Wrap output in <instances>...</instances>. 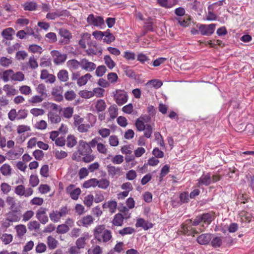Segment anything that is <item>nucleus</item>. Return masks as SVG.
<instances>
[{
	"label": "nucleus",
	"instance_id": "nucleus-1",
	"mask_svg": "<svg viewBox=\"0 0 254 254\" xmlns=\"http://www.w3.org/2000/svg\"><path fill=\"white\" fill-rule=\"evenodd\" d=\"M90 145V141L87 143L83 140H80L77 147V152H74L72 155V159L79 161L80 160V155L92 153V150Z\"/></svg>",
	"mask_w": 254,
	"mask_h": 254
},
{
	"label": "nucleus",
	"instance_id": "nucleus-2",
	"mask_svg": "<svg viewBox=\"0 0 254 254\" xmlns=\"http://www.w3.org/2000/svg\"><path fill=\"white\" fill-rule=\"evenodd\" d=\"M114 99L119 106L125 104L128 99V96L126 91L117 89L112 92Z\"/></svg>",
	"mask_w": 254,
	"mask_h": 254
},
{
	"label": "nucleus",
	"instance_id": "nucleus-3",
	"mask_svg": "<svg viewBox=\"0 0 254 254\" xmlns=\"http://www.w3.org/2000/svg\"><path fill=\"white\" fill-rule=\"evenodd\" d=\"M15 33V30L12 28L9 27L3 29L1 34L3 38L2 43L4 45L9 46L10 44V41L13 39Z\"/></svg>",
	"mask_w": 254,
	"mask_h": 254
},
{
	"label": "nucleus",
	"instance_id": "nucleus-4",
	"mask_svg": "<svg viewBox=\"0 0 254 254\" xmlns=\"http://www.w3.org/2000/svg\"><path fill=\"white\" fill-rule=\"evenodd\" d=\"M53 62L56 65H60L64 63L67 59L66 54H62L59 51L53 50L51 52Z\"/></svg>",
	"mask_w": 254,
	"mask_h": 254
},
{
	"label": "nucleus",
	"instance_id": "nucleus-5",
	"mask_svg": "<svg viewBox=\"0 0 254 254\" xmlns=\"http://www.w3.org/2000/svg\"><path fill=\"white\" fill-rule=\"evenodd\" d=\"M220 179V176H202L198 180L197 186H208L211 183L216 182Z\"/></svg>",
	"mask_w": 254,
	"mask_h": 254
},
{
	"label": "nucleus",
	"instance_id": "nucleus-6",
	"mask_svg": "<svg viewBox=\"0 0 254 254\" xmlns=\"http://www.w3.org/2000/svg\"><path fill=\"white\" fill-rule=\"evenodd\" d=\"M86 21L89 25L95 27H101L104 25V20L102 17H95L93 14H90L88 16Z\"/></svg>",
	"mask_w": 254,
	"mask_h": 254
},
{
	"label": "nucleus",
	"instance_id": "nucleus-7",
	"mask_svg": "<svg viewBox=\"0 0 254 254\" xmlns=\"http://www.w3.org/2000/svg\"><path fill=\"white\" fill-rule=\"evenodd\" d=\"M101 139L100 137H95L91 140L90 141V145L92 147H94L97 146V151L103 154H106L108 151L107 148L105 144L98 142V140Z\"/></svg>",
	"mask_w": 254,
	"mask_h": 254
},
{
	"label": "nucleus",
	"instance_id": "nucleus-8",
	"mask_svg": "<svg viewBox=\"0 0 254 254\" xmlns=\"http://www.w3.org/2000/svg\"><path fill=\"white\" fill-rule=\"evenodd\" d=\"M69 15V12L67 10L58 9L55 12L48 13L46 15V18L49 19L54 20L61 16L68 17Z\"/></svg>",
	"mask_w": 254,
	"mask_h": 254
},
{
	"label": "nucleus",
	"instance_id": "nucleus-9",
	"mask_svg": "<svg viewBox=\"0 0 254 254\" xmlns=\"http://www.w3.org/2000/svg\"><path fill=\"white\" fill-rule=\"evenodd\" d=\"M215 26V24L201 25L199 26V30L202 35L209 36L213 33Z\"/></svg>",
	"mask_w": 254,
	"mask_h": 254
},
{
	"label": "nucleus",
	"instance_id": "nucleus-10",
	"mask_svg": "<svg viewBox=\"0 0 254 254\" xmlns=\"http://www.w3.org/2000/svg\"><path fill=\"white\" fill-rule=\"evenodd\" d=\"M81 67L86 71H92L96 67V64L93 62H89L86 59L81 60Z\"/></svg>",
	"mask_w": 254,
	"mask_h": 254
},
{
	"label": "nucleus",
	"instance_id": "nucleus-11",
	"mask_svg": "<svg viewBox=\"0 0 254 254\" xmlns=\"http://www.w3.org/2000/svg\"><path fill=\"white\" fill-rule=\"evenodd\" d=\"M85 52L88 56H90L96 55L98 52L102 53V50L97 47L96 43H91L89 44V48Z\"/></svg>",
	"mask_w": 254,
	"mask_h": 254
},
{
	"label": "nucleus",
	"instance_id": "nucleus-12",
	"mask_svg": "<svg viewBox=\"0 0 254 254\" xmlns=\"http://www.w3.org/2000/svg\"><path fill=\"white\" fill-rule=\"evenodd\" d=\"M212 236L213 235L210 234H202L197 238L196 241L200 245H206L210 242Z\"/></svg>",
	"mask_w": 254,
	"mask_h": 254
},
{
	"label": "nucleus",
	"instance_id": "nucleus-13",
	"mask_svg": "<svg viewBox=\"0 0 254 254\" xmlns=\"http://www.w3.org/2000/svg\"><path fill=\"white\" fill-rule=\"evenodd\" d=\"M63 88L61 86H57L53 88L52 95L55 97L56 100L57 101H61L63 99L62 95Z\"/></svg>",
	"mask_w": 254,
	"mask_h": 254
},
{
	"label": "nucleus",
	"instance_id": "nucleus-14",
	"mask_svg": "<svg viewBox=\"0 0 254 254\" xmlns=\"http://www.w3.org/2000/svg\"><path fill=\"white\" fill-rule=\"evenodd\" d=\"M136 227H142L145 230H147L153 227L151 223L145 221L143 218H139L135 224Z\"/></svg>",
	"mask_w": 254,
	"mask_h": 254
},
{
	"label": "nucleus",
	"instance_id": "nucleus-15",
	"mask_svg": "<svg viewBox=\"0 0 254 254\" xmlns=\"http://www.w3.org/2000/svg\"><path fill=\"white\" fill-rule=\"evenodd\" d=\"M48 120L52 124L59 123L61 121V116L56 113L50 112L48 114Z\"/></svg>",
	"mask_w": 254,
	"mask_h": 254
},
{
	"label": "nucleus",
	"instance_id": "nucleus-16",
	"mask_svg": "<svg viewBox=\"0 0 254 254\" xmlns=\"http://www.w3.org/2000/svg\"><path fill=\"white\" fill-rule=\"evenodd\" d=\"M105 227L104 225H98L94 230V236L95 238L99 242L102 241L101 234L104 233V231L106 230Z\"/></svg>",
	"mask_w": 254,
	"mask_h": 254
},
{
	"label": "nucleus",
	"instance_id": "nucleus-17",
	"mask_svg": "<svg viewBox=\"0 0 254 254\" xmlns=\"http://www.w3.org/2000/svg\"><path fill=\"white\" fill-rule=\"evenodd\" d=\"M210 241L211 246L214 248H218L223 246V237H212V239Z\"/></svg>",
	"mask_w": 254,
	"mask_h": 254
},
{
	"label": "nucleus",
	"instance_id": "nucleus-18",
	"mask_svg": "<svg viewBox=\"0 0 254 254\" xmlns=\"http://www.w3.org/2000/svg\"><path fill=\"white\" fill-rule=\"evenodd\" d=\"M60 36L64 38L63 42L68 43L69 40L72 38L71 34L66 29L62 28L59 30Z\"/></svg>",
	"mask_w": 254,
	"mask_h": 254
},
{
	"label": "nucleus",
	"instance_id": "nucleus-19",
	"mask_svg": "<svg viewBox=\"0 0 254 254\" xmlns=\"http://www.w3.org/2000/svg\"><path fill=\"white\" fill-rule=\"evenodd\" d=\"M81 61L78 62L76 60L72 59L67 62V66L71 71L77 70L79 66L81 67Z\"/></svg>",
	"mask_w": 254,
	"mask_h": 254
},
{
	"label": "nucleus",
	"instance_id": "nucleus-20",
	"mask_svg": "<svg viewBox=\"0 0 254 254\" xmlns=\"http://www.w3.org/2000/svg\"><path fill=\"white\" fill-rule=\"evenodd\" d=\"M3 89L6 92L7 96H14L18 93L17 90H16L13 86L8 84L4 85Z\"/></svg>",
	"mask_w": 254,
	"mask_h": 254
},
{
	"label": "nucleus",
	"instance_id": "nucleus-21",
	"mask_svg": "<svg viewBox=\"0 0 254 254\" xmlns=\"http://www.w3.org/2000/svg\"><path fill=\"white\" fill-rule=\"evenodd\" d=\"M91 77L92 75L90 73H86L85 75L79 77L77 81V84L79 86L84 85Z\"/></svg>",
	"mask_w": 254,
	"mask_h": 254
},
{
	"label": "nucleus",
	"instance_id": "nucleus-22",
	"mask_svg": "<svg viewBox=\"0 0 254 254\" xmlns=\"http://www.w3.org/2000/svg\"><path fill=\"white\" fill-rule=\"evenodd\" d=\"M58 79L62 82H66L68 79V72L65 69L60 70L58 73Z\"/></svg>",
	"mask_w": 254,
	"mask_h": 254
},
{
	"label": "nucleus",
	"instance_id": "nucleus-23",
	"mask_svg": "<svg viewBox=\"0 0 254 254\" xmlns=\"http://www.w3.org/2000/svg\"><path fill=\"white\" fill-rule=\"evenodd\" d=\"M124 217L121 213L116 214L112 221L113 224L117 226H121L123 224Z\"/></svg>",
	"mask_w": 254,
	"mask_h": 254
},
{
	"label": "nucleus",
	"instance_id": "nucleus-24",
	"mask_svg": "<svg viewBox=\"0 0 254 254\" xmlns=\"http://www.w3.org/2000/svg\"><path fill=\"white\" fill-rule=\"evenodd\" d=\"M93 222V218L91 215H87L83 217L82 219L78 221V224L79 223L81 224L84 226H87L90 225Z\"/></svg>",
	"mask_w": 254,
	"mask_h": 254
},
{
	"label": "nucleus",
	"instance_id": "nucleus-25",
	"mask_svg": "<svg viewBox=\"0 0 254 254\" xmlns=\"http://www.w3.org/2000/svg\"><path fill=\"white\" fill-rule=\"evenodd\" d=\"M107 168L109 175H120L122 173V170L120 167H116L110 165L107 166Z\"/></svg>",
	"mask_w": 254,
	"mask_h": 254
},
{
	"label": "nucleus",
	"instance_id": "nucleus-26",
	"mask_svg": "<svg viewBox=\"0 0 254 254\" xmlns=\"http://www.w3.org/2000/svg\"><path fill=\"white\" fill-rule=\"evenodd\" d=\"M13 73L12 69H8L4 71L2 73H0V78H1L5 82H7L9 80V77H11V75Z\"/></svg>",
	"mask_w": 254,
	"mask_h": 254
},
{
	"label": "nucleus",
	"instance_id": "nucleus-27",
	"mask_svg": "<svg viewBox=\"0 0 254 254\" xmlns=\"http://www.w3.org/2000/svg\"><path fill=\"white\" fill-rule=\"evenodd\" d=\"M200 216L202 221L207 224H209L213 220V216L210 213H203Z\"/></svg>",
	"mask_w": 254,
	"mask_h": 254
},
{
	"label": "nucleus",
	"instance_id": "nucleus-28",
	"mask_svg": "<svg viewBox=\"0 0 254 254\" xmlns=\"http://www.w3.org/2000/svg\"><path fill=\"white\" fill-rule=\"evenodd\" d=\"M77 143L76 137L73 135H68L66 138V146L72 148Z\"/></svg>",
	"mask_w": 254,
	"mask_h": 254
},
{
	"label": "nucleus",
	"instance_id": "nucleus-29",
	"mask_svg": "<svg viewBox=\"0 0 254 254\" xmlns=\"http://www.w3.org/2000/svg\"><path fill=\"white\" fill-rule=\"evenodd\" d=\"M98 183V180L97 179H91L87 181H85L83 183V186L85 188H89L91 187H94L97 186Z\"/></svg>",
	"mask_w": 254,
	"mask_h": 254
},
{
	"label": "nucleus",
	"instance_id": "nucleus-30",
	"mask_svg": "<svg viewBox=\"0 0 254 254\" xmlns=\"http://www.w3.org/2000/svg\"><path fill=\"white\" fill-rule=\"evenodd\" d=\"M95 108L98 112L104 111L106 108L105 102L102 99L98 100L96 102Z\"/></svg>",
	"mask_w": 254,
	"mask_h": 254
},
{
	"label": "nucleus",
	"instance_id": "nucleus-31",
	"mask_svg": "<svg viewBox=\"0 0 254 254\" xmlns=\"http://www.w3.org/2000/svg\"><path fill=\"white\" fill-rule=\"evenodd\" d=\"M137 60L142 64H144L145 63L147 64L150 63V59L148 56L143 53H139L137 55Z\"/></svg>",
	"mask_w": 254,
	"mask_h": 254
},
{
	"label": "nucleus",
	"instance_id": "nucleus-32",
	"mask_svg": "<svg viewBox=\"0 0 254 254\" xmlns=\"http://www.w3.org/2000/svg\"><path fill=\"white\" fill-rule=\"evenodd\" d=\"M175 20L178 21L181 26L183 27L188 26L190 23V19L187 16H185L184 18H175Z\"/></svg>",
	"mask_w": 254,
	"mask_h": 254
},
{
	"label": "nucleus",
	"instance_id": "nucleus-33",
	"mask_svg": "<svg viewBox=\"0 0 254 254\" xmlns=\"http://www.w3.org/2000/svg\"><path fill=\"white\" fill-rule=\"evenodd\" d=\"M104 60L105 64L107 65V66L110 69H112L115 66L116 64L112 60V59H111V58L110 57V56H108V55L105 56L104 58Z\"/></svg>",
	"mask_w": 254,
	"mask_h": 254
},
{
	"label": "nucleus",
	"instance_id": "nucleus-34",
	"mask_svg": "<svg viewBox=\"0 0 254 254\" xmlns=\"http://www.w3.org/2000/svg\"><path fill=\"white\" fill-rule=\"evenodd\" d=\"M63 116L66 119H70L73 114V110L72 108L66 107L63 109L62 111Z\"/></svg>",
	"mask_w": 254,
	"mask_h": 254
},
{
	"label": "nucleus",
	"instance_id": "nucleus-35",
	"mask_svg": "<svg viewBox=\"0 0 254 254\" xmlns=\"http://www.w3.org/2000/svg\"><path fill=\"white\" fill-rule=\"evenodd\" d=\"M24 79V74L20 71L16 72L15 73L12 74L11 75V80L13 81H23Z\"/></svg>",
	"mask_w": 254,
	"mask_h": 254
},
{
	"label": "nucleus",
	"instance_id": "nucleus-36",
	"mask_svg": "<svg viewBox=\"0 0 254 254\" xmlns=\"http://www.w3.org/2000/svg\"><path fill=\"white\" fill-rule=\"evenodd\" d=\"M48 245L50 249H55L57 246V241L52 236H49L48 237Z\"/></svg>",
	"mask_w": 254,
	"mask_h": 254
},
{
	"label": "nucleus",
	"instance_id": "nucleus-37",
	"mask_svg": "<svg viewBox=\"0 0 254 254\" xmlns=\"http://www.w3.org/2000/svg\"><path fill=\"white\" fill-rule=\"evenodd\" d=\"M46 97L40 95H35L33 96L30 99H29V102L32 104H37L40 103L43 101V100Z\"/></svg>",
	"mask_w": 254,
	"mask_h": 254
},
{
	"label": "nucleus",
	"instance_id": "nucleus-38",
	"mask_svg": "<svg viewBox=\"0 0 254 254\" xmlns=\"http://www.w3.org/2000/svg\"><path fill=\"white\" fill-rule=\"evenodd\" d=\"M28 229L30 231L35 230L37 231L40 228V225L37 221H32L28 223Z\"/></svg>",
	"mask_w": 254,
	"mask_h": 254
},
{
	"label": "nucleus",
	"instance_id": "nucleus-39",
	"mask_svg": "<svg viewBox=\"0 0 254 254\" xmlns=\"http://www.w3.org/2000/svg\"><path fill=\"white\" fill-rule=\"evenodd\" d=\"M118 109L116 106L114 105L110 107L109 108V112L111 119H114L117 117L118 115Z\"/></svg>",
	"mask_w": 254,
	"mask_h": 254
},
{
	"label": "nucleus",
	"instance_id": "nucleus-40",
	"mask_svg": "<svg viewBox=\"0 0 254 254\" xmlns=\"http://www.w3.org/2000/svg\"><path fill=\"white\" fill-rule=\"evenodd\" d=\"M17 212L16 210H13L12 212H9L7 215L8 217L6 220L9 222H14L17 221L19 219L18 216L15 214V212Z\"/></svg>",
	"mask_w": 254,
	"mask_h": 254
},
{
	"label": "nucleus",
	"instance_id": "nucleus-41",
	"mask_svg": "<svg viewBox=\"0 0 254 254\" xmlns=\"http://www.w3.org/2000/svg\"><path fill=\"white\" fill-rule=\"evenodd\" d=\"M37 4L34 2H25L23 4V7L25 10L32 11L37 8Z\"/></svg>",
	"mask_w": 254,
	"mask_h": 254
},
{
	"label": "nucleus",
	"instance_id": "nucleus-42",
	"mask_svg": "<svg viewBox=\"0 0 254 254\" xmlns=\"http://www.w3.org/2000/svg\"><path fill=\"white\" fill-rule=\"evenodd\" d=\"M15 229L19 237L23 236L26 232V226L24 225H18L15 227Z\"/></svg>",
	"mask_w": 254,
	"mask_h": 254
},
{
	"label": "nucleus",
	"instance_id": "nucleus-43",
	"mask_svg": "<svg viewBox=\"0 0 254 254\" xmlns=\"http://www.w3.org/2000/svg\"><path fill=\"white\" fill-rule=\"evenodd\" d=\"M69 230V228L66 224L59 225L57 229V232L59 234H64Z\"/></svg>",
	"mask_w": 254,
	"mask_h": 254
},
{
	"label": "nucleus",
	"instance_id": "nucleus-44",
	"mask_svg": "<svg viewBox=\"0 0 254 254\" xmlns=\"http://www.w3.org/2000/svg\"><path fill=\"white\" fill-rule=\"evenodd\" d=\"M112 237L111 232L107 229L104 231V233L101 236L102 241L105 243L108 242Z\"/></svg>",
	"mask_w": 254,
	"mask_h": 254
},
{
	"label": "nucleus",
	"instance_id": "nucleus-45",
	"mask_svg": "<svg viewBox=\"0 0 254 254\" xmlns=\"http://www.w3.org/2000/svg\"><path fill=\"white\" fill-rule=\"evenodd\" d=\"M0 170L2 175H10L11 168L9 165L4 164L1 167Z\"/></svg>",
	"mask_w": 254,
	"mask_h": 254
},
{
	"label": "nucleus",
	"instance_id": "nucleus-46",
	"mask_svg": "<svg viewBox=\"0 0 254 254\" xmlns=\"http://www.w3.org/2000/svg\"><path fill=\"white\" fill-rule=\"evenodd\" d=\"M124 71L126 75L130 78H135L136 76L134 71L129 66H125L123 68Z\"/></svg>",
	"mask_w": 254,
	"mask_h": 254
},
{
	"label": "nucleus",
	"instance_id": "nucleus-47",
	"mask_svg": "<svg viewBox=\"0 0 254 254\" xmlns=\"http://www.w3.org/2000/svg\"><path fill=\"white\" fill-rule=\"evenodd\" d=\"M135 125L137 129L139 131L144 130L146 127V125H144V123L142 121V120H141L140 119L138 118L136 120Z\"/></svg>",
	"mask_w": 254,
	"mask_h": 254
},
{
	"label": "nucleus",
	"instance_id": "nucleus-48",
	"mask_svg": "<svg viewBox=\"0 0 254 254\" xmlns=\"http://www.w3.org/2000/svg\"><path fill=\"white\" fill-rule=\"evenodd\" d=\"M28 115V111L26 109H20L17 112V120L25 119Z\"/></svg>",
	"mask_w": 254,
	"mask_h": 254
},
{
	"label": "nucleus",
	"instance_id": "nucleus-49",
	"mask_svg": "<svg viewBox=\"0 0 254 254\" xmlns=\"http://www.w3.org/2000/svg\"><path fill=\"white\" fill-rule=\"evenodd\" d=\"M12 236L11 234H3L0 239L5 245L9 244L12 240Z\"/></svg>",
	"mask_w": 254,
	"mask_h": 254
},
{
	"label": "nucleus",
	"instance_id": "nucleus-50",
	"mask_svg": "<svg viewBox=\"0 0 254 254\" xmlns=\"http://www.w3.org/2000/svg\"><path fill=\"white\" fill-rule=\"evenodd\" d=\"M49 217L51 221L54 222H58L61 219L58 211L53 210L52 212L49 214Z\"/></svg>",
	"mask_w": 254,
	"mask_h": 254
},
{
	"label": "nucleus",
	"instance_id": "nucleus-51",
	"mask_svg": "<svg viewBox=\"0 0 254 254\" xmlns=\"http://www.w3.org/2000/svg\"><path fill=\"white\" fill-rule=\"evenodd\" d=\"M86 238L85 237H81L77 239L75 242L76 246L79 248L80 249L84 248L86 245Z\"/></svg>",
	"mask_w": 254,
	"mask_h": 254
},
{
	"label": "nucleus",
	"instance_id": "nucleus-52",
	"mask_svg": "<svg viewBox=\"0 0 254 254\" xmlns=\"http://www.w3.org/2000/svg\"><path fill=\"white\" fill-rule=\"evenodd\" d=\"M153 127L151 125L146 124V127L144 129V135L146 138H150L152 133Z\"/></svg>",
	"mask_w": 254,
	"mask_h": 254
},
{
	"label": "nucleus",
	"instance_id": "nucleus-53",
	"mask_svg": "<svg viewBox=\"0 0 254 254\" xmlns=\"http://www.w3.org/2000/svg\"><path fill=\"white\" fill-rule=\"evenodd\" d=\"M28 64L32 69H35L38 66V63L34 56H31L29 58Z\"/></svg>",
	"mask_w": 254,
	"mask_h": 254
},
{
	"label": "nucleus",
	"instance_id": "nucleus-54",
	"mask_svg": "<svg viewBox=\"0 0 254 254\" xmlns=\"http://www.w3.org/2000/svg\"><path fill=\"white\" fill-rule=\"evenodd\" d=\"M105 90L101 88H95L92 91L93 96H96L97 97H102L104 96Z\"/></svg>",
	"mask_w": 254,
	"mask_h": 254
},
{
	"label": "nucleus",
	"instance_id": "nucleus-55",
	"mask_svg": "<svg viewBox=\"0 0 254 254\" xmlns=\"http://www.w3.org/2000/svg\"><path fill=\"white\" fill-rule=\"evenodd\" d=\"M12 63V60L10 58L2 57L0 59V64L3 67H8Z\"/></svg>",
	"mask_w": 254,
	"mask_h": 254
},
{
	"label": "nucleus",
	"instance_id": "nucleus-56",
	"mask_svg": "<svg viewBox=\"0 0 254 254\" xmlns=\"http://www.w3.org/2000/svg\"><path fill=\"white\" fill-rule=\"evenodd\" d=\"M110 182L107 179H101L98 180L97 186L99 188L106 189L109 186Z\"/></svg>",
	"mask_w": 254,
	"mask_h": 254
},
{
	"label": "nucleus",
	"instance_id": "nucleus-57",
	"mask_svg": "<svg viewBox=\"0 0 254 254\" xmlns=\"http://www.w3.org/2000/svg\"><path fill=\"white\" fill-rule=\"evenodd\" d=\"M94 196L93 195H88L84 197V203L88 207H90L93 203Z\"/></svg>",
	"mask_w": 254,
	"mask_h": 254
},
{
	"label": "nucleus",
	"instance_id": "nucleus-58",
	"mask_svg": "<svg viewBox=\"0 0 254 254\" xmlns=\"http://www.w3.org/2000/svg\"><path fill=\"white\" fill-rule=\"evenodd\" d=\"M107 70L105 65H100L96 68L95 73L97 76L100 77L104 75Z\"/></svg>",
	"mask_w": 254,
	"mask_h": 254
},
{
	"label": "nucleus",
	"instance_id": "nucleus-59",
	"mask_svg": "<svg viewBox=\"0 0 254 254\" xmlns=\"http://www.w3.org/2000/svg\"><path fill=\"white\" fill-rule=\"evenodd\" d=\"M134 232V229L131 227H126L119 231V233L122 236L127 235V234H131Z\"/></svg>",
	"mask_w": 254,
	"mask_h": 254
},
{
	"label": "nucleus",
	"instance_id": "nucleus-60",
	"mask_svg": "<svg viewBox=\"0 0 254 254\" xmlns=\"http://www.w3.org/2000/svg\"><path fill=\"white\" fill-rule=\"evenodd\" d=\"M107 79L111 83H115L117 82L118 76L115 72L109 73L107 75Z\"/></svg>",
	"mask_w": 254,
	"mask_h": 254
},
{
	"label": "nucleus",
	"instance_id": "nucleus-61",
	"mask_svg": "<svg viewBox=\"0 0 254 254\" xmlns=\"http://www.w3.org/2000/svg\"><path fill=\"white\" fill-rule=\"evenodd\" d=\"M79 94L84 98H90L93 97L92 91L82 90L79 92Z\"/></svg>",
	"mask_w": 254,
	"mask_h": 254
},
{
	"label": "nucleus",
	"instance_id": "nucleus-62",
	"mask_svg": "<svg viewBox=\"0 0 254 254\" xmlns=\"http://www.w3.org/2000/svg\"><path fill=\"white\" fill-rule=\"evenodd\" d=\"M28 56L27 53L24 51H18L15 55L16 59L18 60H24Z\"/></svg>",
	"mask_w": 254,
	"mask_h": 254
},
{
	"label": "nucleus",
	"instance_id": "nucleus-63",
	"mask_svg": "<svg viewBox=\"0 0 254 254\" xmlns=\"http://www.w3.org/2000/svg\"><path fill=\"white\" fill-rule=\"evenodd\" d=\"M47 127V124L44 120H41L36 123L35 125V128L40 130H43L46 128Z\"/></svg>",
	"mask_w": 254,
	"mask_h": 254
},
{
	"label": "nucleus",
	"instance_id": "nucleus-64",
	"mask_svg": "<svg viewBox=\"0 0 254 254\" xmlns=\"http://www.w3.org/2000/svg\"><path fill=\"white\" fill-rule=\"evenodd\" d=\"M64 97L66 100L68 101H72L75 99L76 94L73 90L68 91L64 94Z\"/></svg>",
	"mask_w": 254,
	"mask_h": 254
}]
</instances>
